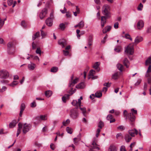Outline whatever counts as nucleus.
I'll list each match as a JSON object with an SVG mask.
<instances>
[{
	"label": "nucleus",
	"instance_id": "obj_57",
	"mask_svg": "<svg viewBox=\"0 0 151 151\" xmlns=\"http://www.w3.org/2000/svg\"><path fill=\"white\" fill-rule=\"evenodd\" d=\"M112 118V116L111 114L108 115L107 117V119L108 120H110Z\"/></svg>",
	"mask_w": 151,
	"mask_h": 151
},
{
	"label": "nucleus",
	"instance_id": "obj_28",
	"mask_svg": "<svg viewBox=\"0 0 151 151\" xmlns=\"http://www.w3.org/2000/svg\"><path fill=\"white\" fill-rule=\"evenodd\" d=\"M17 123L15 120L13 121L12 122L10 123L9 124V127L10 128H12L15 127L16 124Z\"/></svg>",
	"mask_w": 151,
	"mask_h": 151
},
{
	"label": "nucleus",
	"instance_id": "obj_20",
	"mask_svg": "<svg viewBox=\"0 0 151 151\" xmlns=\"http://www.w3.org/2000/svg\"><path fill=\"white\" fill-rule=\"evenodd\" d=\"M36 66L35 64L30 62V64H28V67L29 70H33L36 67Z\"/></svg>",
	"mask_w": 151,
	"mask_h": 151
},
{
	"label": "nucleus",
	"instance_id": "obj_30",
	"mask_svg": "<svg viewBox=\"0 0 151 151\" xmlns=\"http://www.w3.org/2000/svg\"><path fill=\"white\" fill-rule=\"evenodd\" d=\"M151 58L150 57L146 60L145 64L146 65H151Z\"/></svg>",
	"mask_w": 151,
	"mask_h": 151
},
{
	"label": "nucleus",
	"instance_id": "obj_6",
	"mask_svg": "<svg viewBox=\"0 0 151 151\" xmlns=\"http://www.w3.org/2000/svg\"><path fill=\"white\" fill-rule=\"evenodd\" d=\"M22 124V131L24 134H26L31 129V125L30 124H27L26 123Z\"/></svg>",
	"mask_w": 151,
	"mask_h": 151
},
{
	"label": "nucleus",
	"instance_id": "obj_12",
	"mask_svg": "<svg viewBox=\"0 0 151 151\" xmlns=\"http://www.w3.org/2000/svg\"><path fill=\"white\" fill-rule=\"evenodd\" d=\"M58 43L59 45H61L62 48H64L67 44L66 41L64 39H61L58 41Z\"/></svg>",
	"mask_w": 151,
	"mask_h": 151
},
{
	"label": "nucleus",
	"instance_id": "obj_15",
	"mask_svg": "<svg viewBox=\"0 0 151 151\" xmlns=\"http://www.w3.org/2000/svg\"><path fill=\"white\" fill-rule=\"evenodd\" d=\"M107 18L106 17L102 16L101 20V25L102 28L103 27L106 23V19Z\"/></svg>",
	"mask_w": 151,
	"mask_h": 151
},
{
	"label": "nucleus",
	"instance_id": "obj_22",
	"mask_svg": "<svg viewBox=\"0 0 151 151\" xmlns=\"http://www.w3.org/2000/svg\"><path fill=\"white\" fill-rule=\"evenodd\" d=\"M25 107V105L24 104V103L21 104L20 106V111L19 114V116L21 117L22 116V115L23 112L24 110Z\"/></svg>",
	"mask_w": 151,
	"mask_h": 151
},
{
	"label": "nucleus",
	"instance_id": "obj_48",
	"mask_svg": "<svg viewBox=\"0 0 151 151\" xmlns=\"http://www.w3.org/2000/svg\"><path fill=\"white\" fill-rule=\"evenodd\" d=\"M95 73V71L93 70H91L89 72V76H93V75Z\"/></svg>",
	"mask_w": 151,
	"mask_h": 151
},
{
	"label": "nucleus",
	"instance_id": "obj_51",
	"mask_svg": "<svg viewBox=\"0 0 151 151\" xmlns=\"http://www.w3.org/2000/svg\"><path fill=\"white\" fill-rule=\"evenodd\" d=\"M143 7V5L141 4V3H140L137 7L138 10H139V11L142 10V9Z\"/></svg>",
	"mask_w": 151,
	"mask_h": 151
},
{
	"label": "nucleus",
	"instance_id": "obj_37",
	"mask_svg": "<svg viewBox=\"0 0 151 151\" xmlns=\"http://www.w3.org/2000/svg\"><path fill=\"white\" fill-rule=\"evenodd\" d=\"M122 49V48L121 46L119 45H118L116 46L115 48H114V50L117 52H119Z\"/></svg>",
	"mask_w": 151,
	"mask_h": 151
},
{
	"label": "nucleus",
	"instance_id": "obj_14",
	"mask_svg": "<svg viewBox=\"0 0 151 151\" xmlns=\"http://www.w3.org/2000/svg\"><path fill=\"white\" fill-rule=\"evenodd\" d=\"M144 23L142 20H139L137 22V28L140 29H141L144 27Z\"/></svg>",
	"mask_w": 151,
	"mask_h": 151
},
{
	"label": "nucleus",
	"instance_id": "obj_47",
	"mask_svg": "<svg viewBox=\"0 0 151 151\" xmlns=\"http://www.w3.org/2000/svg\"><path fill=\"white\" fill-rule=\"evenodd\" d=\"M36 52L37 54H39L40 55H41L42 52L40 48V47L37 48L36 51Z\"/></svg>",
	"mask_w": 151,
	"mask_h": 151
},
{
	"label": "nucleus",
	"instance_id": "obj_34",
	"mask_svg": "<svg viewBox=\"0 0 151 151\" xmlns=\"http://www.w3.org/2000/svg\"><path fill=\"white\" fill-rule=\"evenodd\" d=\"M40 36V32H37L32 36V40H34L36 38Z\"/></svg>",
	"mask_w": 151,
	"mask_h": 151
},
{
	"label": "nucleus",
	"instance_id": "obj_35",
	"mask_svg": "<svg viewBox=\"0 0 151 151\" xmlns=\"http://www.w3.org/2000/svg\"><path fill=\"white\" fill-rule=\"evenodd\" d=\"M79 107V108L81 109V110L82 111V112L83 114V115L84 116H86V115L85 114L86 112V108L84 107L81 108V106Z\"/></svg>",
	"mask_w": 151,
	"mask_h": 151
},
{
	"label": "nucleus",
	"instance_id": "obj_61",
	"mask_svg": "<svg viewBox=\"0 0 151 151\" xmlns=\"http://www.w3.org/2000/svg\"><path fill=\"white\" fill-rule=\"evenodd\" d=\"M120 151H126V149L125 146L124 145L122 146L120 149Z\"/></svg>",
	"mask_w": 151,
	"mask_h": 151
},
{
	"label": "nucleus",
	"instance_id": "obj_7",
	"mask_svg": "<svg viewBox=\"0 0 151 151\" xmlns=\"http://www.w3.org/2000/svg\"><path fill=\"white\" fill-rule=\"evenodd\" d=\"M14 45L13 42H10L7 44L8 52L9 54H12L14 52Z\"/></svg>",
	"mask_w": 151,
	"mask_h": 151
},
{
	"label": "nucleus",
	"instance_id": "obj_56",
	"mask_svg": "<svg viewBox=\"0 0 151 151\" xmlns=\"http://www.w3.org/2000/svg\"><path fill=\"white\" fill-rule=\"evenodd\" d=\"M6 89L7 88L5 86H3L1 89H0L1 90V91H0V92H3L6 91Z\"/></svg>",
	"mask_w": 151,
	"mask_h": 151
},
{
	"label": "nucleus",
	"instance_id": "obj_58",
	"mask_svg": "<svg viewBox=\"0 0 151 151\" xmlns=\"http://www.w3.org/2000/svg\"><path fill=\"white\" fill-rule=\"evenodd\" d=\"M114 27L116 29L118 28L119 27V23L118 22L115 23L114 25Z\"/></svg>",
	"mask_w": 151,
	"mask_h": 151
},
{
	"label": "nucleus",
	"instance_id": "obj_21",
	"mask_svg": "<svg viewBox=\"0 0 151 151\" xmlns=\"http://www.w3.org/2000/svg\"><path fill=\"white\" fill-rule=\"evenodd\" d=\"M84 25V23L83 21H81L78 24L75 25L74 27L75 28H76L78 27L80 29L82 28L83 27Z\"/></svg>",
	"mask_w": 151,
	"mask_h": 151
},
{
	"label": "nucleus",
	"instance_id": "obj_45",
	"mask_svg": "<svg viewBox=\"0 0 151 151\" xmlns=\"http://www.w3.org/2000/svg\"><path fill=\"white\" fill-rule=\"evenodd\" d=\"M118 76V73L116 72L112 76V78L114 79H116L117 78Z\"/></svg>",
	"mask_w": 151,
	"mask_h": 151
},
{
	"label": "nucleus",
	"instance_id": "obj_23",
	"mask_svg": "<svg viewBox=\"0 0 151 151\" xmlns=\"http://www.w3.org/2000/svg\"><path fill=\"white\" fill-rule=\"evenodd\" d=\"M18 128L17 129V137L21 132V129L22 127V124L20 122L18 124Z\"/></svg>",
	"mask_w": 151,
	"mask_h": 151
},
{
	"label": "nucleus",
	"instance_id": "obj_44",
	"mask_svg": "<svg viewBox=\"0 0 151 151\" xmlns=\"http://www.w3.org/2000/svg\"><path fill=\"white\" fill-rule=\"evenodd\" d=\"M102 93L101 92H97L95 94V97L97 98H99L101 96Z\"/></svg>",
	"mask_w": 151,
	"mask_h": 151
},
{
	"label": "nucleus",
	"instance_id": "obj_41",
	"mask_svg": "<svg viewBox=\"0 0 151 151\" xmlns=\"http://www.w3.org/2000/svg\"><path fill=\"white\" fill-rule=\"evenodd\" d=\"M18 83V82L17 81H14L12 82V83L10 84V86L12 87H14L15 86L17 85Z\"/></svg>",
	"mask_w": 151,
	"mask_h": 151
},
{
	"label": "nucleus",
	"instance_id": "obj_60",
	"mask_svg": "<svg viewBox=\"0 0 151 151\" xmlns=\"http://www.w3.org/2000/svg\"><path fill=\"white\" fill-rule=\"evenodd\" d=\"M147 73H151V65H150L148 68V69L147 71Z\"/></svg>",
	"mask_w": 151,
	"mask_h": 151
},
{
	"label": "nucleus",
	"instance_id": "obj_16",
	"mask_svg": "<svg viewBox=\"0 0 151 151\" xmlns=\"http://www.w3.org/2000/svg\"><path fill=\"white\" fill-rule=\"evenodd\" d=\"M46 24L48 26H51L52 24V19L50 17L48 18L45 21Z\"/></svg>",
	"mask_w": 151,
	"mask_h": 151
},
{
	"label": "nucleus",
	"instance_id": "obj_24",
	"mask_svg": "<svg viewBox=\"0 0 151 151\" xmlns=\"http://www.w3.org/2000/svg\"><path fill=\"white\" fill-rule=\"evenodd\" d=\"M142 40V38L141 37H137L134 40V42L133 43L134 44H137L140 42Z\"/></svg>",
	"mask_w": 151,
	"mask_h": 151
},
{
	"label": "nucleus",
	"instance_id": "obj_1",
	"mask_svg": "<svg viewBox=\"0 0 151 151\" xmlns=\"http://www.w3.org/2000/svg\"><path fill=\"white\" fill-rule=\"evenodd\" d=\"M124 117H126V119H128L129 122H131V124L132 126H134L133 122L135 120V116L133 115V113H129L127 116V112L126 110H124Z\"/></svg>",
	"mask_w": 151,
	"mask_h": 151
},
{
	"label": "nucleus",
	"instance_id": "obj_43",
	"mask_svg": "<svg viewBox=\"0 0 151 151\" xmlns=\"http://www.w3.org/2000/svg\"><path fill=\"white\" fill-rule=\"evenodd\" d=\"M104 126V123L101 121H100L98 124V127L100 128H102V127Z\"/></svg>",
	"mask_w": 151,
	"mask_h": 151
},
{
	"label": "nucleus",
	"instance_id": "obj_8",
	"mask_svg": "<svg viewBox=\"0 0 151 151\" xmlns=\"http://www.w3.org/2000/svg\"><path fill=\"white\" fill-rule=\"evenodd\" d=\"M9 75V73L6 70H2L0 71V77L2 79H6Z\"/></svg>",
	"mask_w": 151,
	"mask_h": 151
},
{
	"label": "nucleus",
	"instance_id": "obj_31",
	"mask_svg": "<svg viewBox=\"0 0 151 151\" xmlns=\"http://www.w3.org/2000/svg\"><path fill=\"white\" fill-rule=\"evenodd\" d=\"M84 87V84L82 82L77 85L76 87L78 88H83Z\"/></svg>",
	"mask_w": 151,
	"mask_h": 151
},
{
	"label": "nucleus",
	"instance_id": "obj_18",
	"mask_svg": "<svg viewBox=\"0 0 151 151\" xmlns=\"http://www.w3.org/2000/svg\"><path fill=\"white\" fill-rule=\"evenodd\" d=\"M123 64L127 68H128L129 66V62L127 58H125L123 61Z\"/></svg>",
	"mask_w": 151,
	"mask_h": 151
},
{
	"label": "nucleus",
	"instance_id": "obj_10",
	"mask_svg": "<svg viewBox=\"0 0 151 151\" xmlns=\"http://www.w3.org/2000/svg\"><path fill=\"white\" fill-rule=\"evenodd\" d=\"M47 14V9L46 8H44L42 9V12L40 14V17L41 19H42L45 17Z\"/></svg>",
	"mask_w": 151,
	"mask_h": 151
},
{
	"label": "nucleus",
	"instance_id": "obj_36",
	"mask_svg": "<svg viewBox=\"0 0 151 151\" xmlns=\"http://www.w3.org/2000/svg\"><path fill=\"white\" fill-rule=\"evenodd\" d=\"M30 57L32 58L33 60H35L36 61L39 62L40 59L39 57L37 56H34L33 55H30Z\"/></svg>",
	"mask_w": 151,
	"mask_h": 151
},
{
	"label": "nucleus",
	"instance_id": "obj_11",
	"mask_svg": "<svg viewBox=\"0 0 151 151\" xmlns=\"http://www.w3.org/2000/svg\"><path fill=\"white\" fill-rule=\"evenodd\" d=\"M93 145L92 147L91 148L89 151H98L99 150V148L96 146V143L94 142H93L92 144Z\"/></svg>",
	"mask_w": 151,
	"mask_h": 151
},
{
	"label": "nucleus",
	"instance_id": "obj_26",
	"mask_svg": "<svg viewBox=\"0 0 151 151\" xmlns=\"http://www.w3.org/2000/svg\"><path fill=\"white\" fill-rule=\"evenodd\" d=\"M117 68L120 71V72H122L124 68V66L118 63L116 65Z\"/></svg>",
	"mask_w": 151,
	"mask_h": 151
},
{
	"label": "nucleus",
	"instance_id": "obj_49",
	"mask_svg": "<svg viewBox=\"0 0 151 151\" xmlns=\"http://www.w3.org/2000/svg\"><path fill=\"white\" fill-rule=\"evenodd\" d=\"M117 129L120 131H123L125 129V127L122 125L120 126L117 127Z\"/></svg>",
	"mask_w": 151,
	"mask_h": 151
},
{
	"label": "nucleus",
	"instance_id": "obj_54",
	"mask_svg": "<svg viewBox=\"0 0 151 151\" xmlns=\"http://www.w3.org/2000/svg\"><path fill=\"white\" fill-rule=\"evenodd\" d=\"M63 54L65 56L68 55L69 54V52L68 51L63 50Z\"/></svg>",
	"mask_w": 151,
	"mask_h": 151
},
{
	"label": "nucleus",
	"instance_id": "obj_25",
	"mask_svg": "<svg viewBox=\"0 0 151 151\" xmlns=\"http://www.w3.org/2000/svg\"><path fill=\"white\" fill-rule=\"evenodd\" d=\"M111 29V27L110 26H107L105 27L103 30V33H106L107 32L109 31Z\"/></svg>",
	"mask_w": 151,
	"mask_h": 151
},
{
	"label": "nucleus",
	"instance_id": "obj_9",
	"mask_svg": "<svg viewBox=\"0 0 151 151\" xmlns=\"http://www.w3.org/2000/svg\"><path fill=\"white\" fill-rule=\"evenodd\" d=\"M128 133L131 137H134L135 136V134H138V132L136 129H133L129 130L128 131Z\"/></svg>",
	"mask_w": 151,
	"mask_h": 151
},
{
	"label": "nucleus",
	"instance_id": "obj_52",
	"mask_svg": "<svg viewBox=\"0 0 151 151\" xmlns=\"http://www.w3.org/2000/svg\"><path fill=\"white\" fill-rule=\"evenodd\" d=\"M4 21L1 20L0 18V29L2 27L4 24Z\"/></svg>",
	"mask_w": 151,
	"mask_h": 151
},
{
	"label": "nucleus",
	"instance_id": "obj_27",
	"mask_svg": "<svg viewBox=\"0 0 151 151\" xmlns=\"http://www.w3.org/2000/svg\"><path fill=\"white\" fill-rule=\"evenodd\" d=\"M93 40L92 36L91 35L89 36L88 40V44L89 46H91L92 45Z\"/></svg>",
	"mask_w": 151,
	"mask_h": 151
},
{
	"label": "nucleus",
	"instance_id": "obj_4",
	"mask_svg": "<svg viewBox=\"0 0 151 151\" xmlns=\"http://www.w3.org/2000/svg\"><path fill=\"white\" fill-rule=\"evenodd\" d=\"M76 89H75L74 90H73V88H71L70 90L67 91V93L68 94H65L62 98V100L65 103L66 102V100L68 99L69 97L73 95L76 91Z\"/></svg>",
	"mask_w": 151,
	"mask_h": 151
},
{
	"label": "nucleus",
	"instance_id": "obj_62",
	"mask_svg": "<svg viewBox=\"0 0 151 151\" xmlns=\"http://www.w3.org/2000/svg\"><path fill=\"white\" fill-rule=\"evenodd\" d=\"M80 139V138H75L73 139L74 142V143L76 144L77 143L78 141H79Z\"/></svg>",
	"mask_w": 151,
	"mask_h": 151
},
{
	"label": "nucleus",
	"instance_id": "obj_13",
	"mask_svg": "<svg viewBox=\"0 0 151 151\" xmlns=\"http://www.w3.org/2000/svg\"><path fill=\"white\" fill-rule=\"evenodd\" d=\"M117 148L115 145L113 144H111L109 146L108 151H117Z\"/></svg>",
	"mask_w": 151,
	"mask_h": 151
},
{
	"label": "nucleus",
	"instance_id": "obj_63",
	"mask_svg": "<svg viewBox=\"0 0 151 151\" xmlns=\"http://www.w3.org/2000/svg\"><path fill=\"white\" fill-rule=\"evenodd\" d=\"M147 84L146 83H144V90L145 91L147 90Z\"/></svg>",
	"mask_w": 151,
	"mask_h": 151
},
{
	"label": "nucleus",
	"instance_id": "obj_40",
	"mask_svg": "<svg viewBox=\"0 0 151 151\" xmlns=\"http://www.w3.org/2000/svg\"><path fill=\"white\" fill-rule=\"evenodd\" d=\"M59 27L62 30H64L65 28V24L63 23H61L59 25Z\"/></svg>",
	"mask_w": 151,
	"mask_h": 151
},
{
	"label": "nucleus",
	"instance_id": "obj_3",
	"mask_svg": "<svg viewBox=\"0 0 151 151\" xmlns=\"http://www.w3.org/2000/svg\"><path fill=\"white\" fill-rule=\"evenodd\" d=\"M78 108V107H75L70 110V115L71 118L73 119H76L78 117L79 114L77 110Z\"/></svg>",
	"mask_w": 151,
	"mask_h": 151
},
{
	"label": "nucleus",
	"instance_id": "obj_42",
	"mask_svg": "<svg viewBox=\"0 0 151 151\" xmlns=\"http://www.w3.org/2000/svg\"><path fill=\"white\" fill-rule=\"evenodd\" d=\"M72 104L73 106H77L76 107H78L77 106L78 105V101L77 100H73L72 102Z\"/></svg>",
	"mask_w": 151,
	"mask_h": 151
},
{
	"label": "nucleus",
	"instance_id": "obj_59",
	"mask_svg": "<svg viewBox=\"0 0 151 151\" xmlns=\"http://www.w3.org/2000/svg\"><path fill=\"white\" fill-rule=\"evenodd\" d=\"M40 31L41 32V35L42 36V38H43L44 37L46 36V33L42 30H41Z\"/></svg>",
	"mask_w": 151,
	"mask_h": 151
},
{
	"label": "nucleus",
	"instance_id": "obj_2",
	"mask_svg": "<svg viewBox=\"0 0 151 151\" xmlns=\"http://www.w3.org/2000/svg\"><path fill=\"white\" fill-rule=\"evenodd\" d=\"M110 8L109 5L105 4L102 7V13L107 18H108L110 17Z\"/></svg>",
	"mask_w": 151,
	"mask_h": 151
},
{
	"label": "nucleus",
	"instance_id": "obj_38",
	"mask_svg": "<svg viewBox=\"0 0 151 151\" xmlns=\"http://www.w3.org/2000/svg\"><path fill=\"white\" fill-rule=\"evenodd\" d=\"M58 69V67H52L51 69V72H52L55 73L57 71Z\"/></svg>",
	"mask_w": 151,
	"mask_h": 151
},
{
	"label": "nucleus",
	"instance_id": "obj_46",
	"mask_svg": "<svg viewBox=\"0 0 151 151\" xmlns=\"http://www.w3.org/2000/svg\"><path fill=\"white\" fill-rule=\"evenodd\" d=\"M124 37L126 39H129L131 41L132 40V39L131 37L128 34H126L125 35Z\"/></svg>",
	"mask_w": 151,
	"mask_h": 151
},
{
	"label": "nucleus",
	"instance_id": "obj_53",
	"mask_svg": "<svg viewBox=\"0 0 151 151\" xmlns=\"http://www.w3.org/2000/svg\"><path fill=\"white\" fill-rule=\"evenodd\" d=\"M21 24L22 26L24 28L27 27V25L24 21H22L21 22Z\"/></svg>",
	"mask_w": 151,
	"mask_h": 151
},
{
	"label": "nucleus",
	"instance_id": "obj_33",
	"mask_svg": "<svg viewBox=\"0 0 151 151\" xmlns=\"http://www.w3.org/2000/svg\"><path fill=\"white\" fill-rule=\"evenodd\" d=\"M52 94V92L50 90L46 91L45 93V94L46 96L47 97H50L51 96Z\"/></svg>",
	"mask_w": 151,
	"mask_h": 151
},
{
	"label": "nucleus",
	"instance_id": "obj_29",
	"mask_svg": "<svg viewBox=\"0 0 151 151\" xmlns=\"http://www.w3.org/2000/svg\"><path fill=\"white\" fill-rule=\"evenodd\" d=\"M78 81V78H77L74 80L72 82L70 83L69 86L71 87L74 86V85L77 83Z\"/></svg>",
	"mask_w": 151,
	"mask_h": 151
},
{
	"label": "nucleus",
	"instance_id": "obj_50",
	"mask_svg": "<svg viewBox=\"0 0 151 151\" xmlns=\"http://www.w3.org/2000/svg\"><path fill=\"white\" fill-rule=\"evenodd\" d=\"M70 122V120L69 119H67L65 122L64 121L63 122V124L64 126H66L67 124H69Z\"/></svg>",
	"mask_w": 151,
	"mask_h": 151
},
{
	"label": "nucleus",
	"instance_id": "obj_5",
	"mask_svg": "<svg viewBox=\"0 0 151 151\" xmlns=\"http://www.w3.org/2000/svg\"><path fill=\"white\" fill-rule=\"evenodd\" d=\"M125 52L130 55H132L134 52V43L130 44L126 47Z\"/></svg>",
	"mask_w": 151,
	"mask_h": 151
},
{
	"label": "nucleus",
	"instance_id": "obj_19",
	"mask_svg": "<svg viewBox=\"0 0 151 151\" xmlns=\"http://www.w3.org/2000/svg\"><path fill=\"white\" fill-rule=\"evenodd\" d=\"M132 137L129 134H126L124 136V139L126 142H129L132 139Z\"/></svg>",
	"mask_w": 151,
	"mask_h": 151
},
{
	"label": "nucleus",
	"instance_id": "obj_64",
	"mask_svg": "<svg viewBox=\"0 0 151 151\" xmlns=\"http://www.w3.org/2000/svg\"><path fill=\"white\" fill-rule=\"evenodd\" d=\"M147 82L151 86V76L147 79Z\"/></svg>",
	"mask_w": 151,
	"mask_h": 151
},
{
	"label": "nucleus",
	"instance_id": "obj_39",
	"mask_svg": "<svg viewBox=\"0 0 151 151\" xmlns=\"http://www.w3.org/2000/svg\"><path fill=\"white\" fill-rule=\"evenodd\" d=\"M66 130L68 133L72 134L73 132V129L71 128L67 127L66 128Z\"/></svg>",
	"mask_w": 151,
	"mask_h": 151
},
{
	"label": "nucleus",
	"instance_id": "obj_17",
	"mask_svg": "<svg viewBox=\"0 0 151 151\" xmlns=\"http://www.w3.org/2000/svg\"><path fill=\"white\" fill-rule=\"evenodd\" d=\"M35 119L37 120H38L40 122L41 120H46L47 119V117L45 115H40V117L37 116L35 117Z\"/></svg>",
	"mask_w": 151,
	"mask_h": 151
},
{
	"label": "nucleus",
	"instance_id": "obj_55",
	"mask_svg": "<svg viewBox=\"0 0 151 151\" xmlns=\"http://www.w3.org/2000/svg\"><path fill=\"white\" fill-rule=\"evenodd\" d=\"M36 106V102L35 101H33L31 104V107H34Z\"/></svg>",
	"mask_w": 151,
	"mask_h": 151
},
{
	"label": "nucleus",
	"instance_id": "obj_32",
	"mask_svg": "<svg viewBox=\"0 0 151 151\" xmlns=\"http://www.w3.org/2000/svg\"><path fill=\"white\" fill-rule=\"evenodd\" d=\"M100 64V63L99 62H96L93 66V68L96 70H97L99 68Z\"/></svg>",
	"mask_w": 151,
	"mask_h": 151
}]
</instances>
